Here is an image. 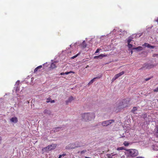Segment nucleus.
<instances>
[{
  "label": "nucleus",
  "mask_w": 158,
  "mask_h": 158,
  "mask_svg": "<svg viewBox=\"0 0 158 158\" xmlns=\"http://www.w3.org/2000/svg\"><path fill=\"white\" fill-rule=\"evenodd\" d=\"M82 119L85 121H91L94 120L95 117V115L94 113H85L82 114Z\"/></svg>",
  "instance_id": "f257e3e1"
},
{
  "label": "nucleus",
  "mask_w": 158,
  "mask_h": 158,
  "mask_svg": "<svg viewBox=\"0 0 158 158\" xmlns=\"http://www.w3.org/2000/svg\"><path fill=\"white\" fill-rule=\"evenodd\" d=\"M127 154L128 157H134L139 154V152L137 150L135 149H129L126 150Z\"/></svg>",
  "instance_id": "f03ea898"
},
{
  "label": "nucleus",
  "mask_w": 158,
  "mask_h": 158,
  "mask_svg": "<svg viewBox=\"0 0 158 158\" xmlns=\"http://www.w3.org/2000/svg\"><path fill=\"white\" fill-rule=\"evenodd\" d=\"M56 144H52L51 145H48L46 148H44L43 150H46L47 151H50L56 148Z\"/></svg>",
  "instance_id": "7ed1b4c3"
},
{
  "label": "nucleus",
  "mask_w": 158,
  "mask_h": 158,
  "mask_svg": "<svg viewBox=\"0 0 158 158\" xmlns=\"http://www.w3.org/2000/svg\"><path fill=\"white\" fill-rule=\"evenodd\" d=\"M114 120L113 119L103 121L102 123V125L103 126H107L110 125L111 123H114Z\"/></svg>",
  "instance_id": "20e7f679"
},
{
  "label": "nucleus",
  "mask_w": 158,
  "mask_h": 158,
  "mask_svg": "<svg viewBox=\"0 0 158 158\" xmlns=\"http://www.w3.org/2000/svg\"><path fill=\"white\" fill-rule=\"evenodd\" d=\"M80 147H81V146L75 145V143H70L66 146V148L67 149H74L76 148Z\"/></svg>",
  "instance_id": "39448f33"
},
{
  "label": "nucleus",
  "mask_w": 158,
  "mask_h": 158,
  "mask_svg": "<svg viewBox=\"0 0 158 158\" xmlns=\"http://www.w3.org/2000/svg\"><path fill=\"white\" fill-rule=\"evenodd\" d=\"M156 66V64H144V66H143V67L147 69H150L153 68L154 67Z\"/></svg>",
  "instance_id": "423d86ee"
},
{
  "label": "nucleus",
  "mask_w": 158,
  "mask_h": 158,
  "mask_svg": "<svg viewBox=\"0 0 158 158\" xmlns=\"http://www.w3.org/2000/svg\"><path fill=\"white\" fill-rule=\"evenodd\" d=\"M124 73V71H122L120 73H118L116 74L114 77L113 78L112 80L114 81L116 79H117L118 77L121 76V75L123 74Z\"/></svg>",
  "instance_id": "0eeeda50"
},
{
  "label": "nucleus",
  "mask_w": 158,
  "mask_h": 158,
  "mask_svg": "<svg viewBox=\"0 0 158 158\" xmlns=\"http://www.w3.org/2000/svg\"><path fill=\"white\" fill-rule=\"evenodd\" d=\"M126 102V100H124L123 101H121L119 102V104L118 105V108H119L120 106H123V107H124L126 106H125L124 105V103H125Z\"/></svg>",
  "instance_id": "6e6552de"
},
{
  "label": "nucleus",
  "mask_w": 158,
  "mask_h": 158,
  "mask_svg": "<svg viewBox=\"0 0 158 158\" xmlns=\"http://www.w3.org/2000/svg\"><path fill=\"white\" fill-rule=\"evenodd\" d=\"M10 121L14 123H16L18 122L17 118L16 117H13L10 119Z\"/></svg>",
  "instance_id": "1a4fd4ad"
},
{
  "label": "nucleus",
  "mask_w": 158,
  "mask_h": 158,
  "mask_svg": "<svg viewBox=\"0 0 158 158\" xmlns=\"http://www.w3.org/2000/svg\"><path fill=\"white\" fill-rule=\"evenodd\" d=\"M101 77V76H98L97 77H94V78H93V79H92L89 82V83H88V85H89L91 84H92L93 82L94 81V80L95 79H96V78H100Z\"/></svg>",
  "instance_id": "9d476101"
},
{
  "label": "nucleus",
  "mask_w": 158,
  "mask_h": 158,
  "mask_svg": "<svg viewBox=\"0 0 158 158\" xmlns=\"http://www.w3.org/2000/svg\"><path fill=\"white\" fill-rule=\"evenodd\" d=\"M74 99V98L72 96H71L69 97L68 99L67 100L66 102V103L67 104L69 102H71Z\"/></svg>",
  "instance_id": "9b49d317"
},
{
  "label": "nucleus",
  "mask_w": 158,
  "mask_h": 158,
  "mask_svg": "<svg viewBox=\"0 0 158 158\" xmlns=\"http://www.w3.org/2000/svg\"><path fill=\"white\" fill-rule=\"evenodd\" d=\"M42 68V65H40L38 66L34 70V73H36V72H37L38 71H40L39 70V69H40L41 68Z\"/></svg>",
  "instance_id": "f8f14e48"
},
{
  "label": "nucleus",
  "mask_w": 158,
  "mask_h": 158,
  "mask_svg": "<svg viewBox=\"0 0 158 158\" xmlns=\"http://www.w3.org/2000/svg\"><path fill=\"white\" fill-rule=\"evenodd\" d=\"M47 102H51V103H53L55 102L54 100H52L50 98H48L47 99L46 101Z\"/></svg>",
  "instance_id": "ddd939ff"
},
{
  "label": "nucleus",
  "mask_w": 158,
  "mask_h": 158,
  "mask_svg": "<svg viewBox=\"0 0 158 158\" xmlns=\"http://www.w3.org/2000/svg\"><path fill=\"white\" fill-rule=\"evenodd\" d=\"M56 67V65L52 63L51 65V68L53 69Z\"/></svg>",
  "instance_id": "4468645a"
},
{
  "label": "nucleus",
  "mask_w": 158,
  "mask_h": 158,
  "mask_svg": "<svg viewBox=\"0 0 158 158\" xmlns=\"http://www.w3.org/2000/svg\"><path fill=\"white\" fill-rule=\"evenodd\" d=\"M133 49H138L139 50H141L142 49V48L141 46H139L136 48H134Z\"/></svg>",
  "instance_id": "2eb2a0df"
},
{
  "label": "nucleus",
  "mask_w": 158,
  "mask_h": 158,
  "mask_svg": "<svg viewBox=\"0 0 158 158\" xmlns=\"http://www.w3.org/2000/svg\"><path fill=\"white\" fill-rule=\"evenodd\" d=\"M60 128V127H56L53 129V131L54 132H56L59 131V129Z\"/></svg>",
  "instance_id": "dca6fc26"
},
{
  "label": "nucleus",
  "mask_w": 158,
  "mask_h": 158,
  "mask_svg": "<svg viewBox=\"0 0 158 158\" xmlns=\"http://www.w3.org/2000/svg\"><path fill=\"white\" fill-rule=\"evenodd\" d=\"M143 45L147 47L148 48H149L151 46V45H150L149 44L147 43H144V44H143Z\"/></svg>",
  "instance_id": "f3484780"
},
{
  "label": "nucleus",
  "mask_w": 158,
  "mask_h": 158,
  "mask_svg": "<svg viewBox=\"0 0 158 158\" xmlns=\"http://www.w3.org/2000/svg\"><path fill=\"white\" fill-rule=\"evenodd\" d=\"M117 150L118 151H119L121 150H125V148L123 147H120L118 148Z\"/></svg>",
  "instance_id": "a211bd4d"
},
{
  "label": "nucleus",
  "mask_w": 158,
  "mask_h": 158,
  "mask_svg": "<svg viewBox=\"0 0 158 158\" xmlns=\"http://www.w3.org/2000/svg\"><path fill=\"white\" fill-rule=\"evenodd\" d=\"M131 40H132V38L130 37H129L128 38L127 40V43L130 44Z\"/></svg>",
  "instance_id": "6ab92c4d"
},
{
  "label": "nucleus",
  "mask_w": 158,
  "mask_h": 158,
  "mask_svg": "<svg viewBox=\"0 0 158 158\" xmlns=\"http://www.w3.org/2000/svg\"><path fill=\"white\" fill-rule=\"evenodd\" d=\"M81 45L84 48H85L86 47V44L85 41H83L82 42Z\"/></svg>",
  "instance_id": "aec40b11"
},
{
  "label": "nucleus",
  "mask_w": 158,
  "mask_h": 158,
  "mask_svg": "<svg viewBox=\"0 0 158 158\" xmlns=\"http://www.w3.org/2000/svg\"><path fill=\"white\" fill-rule=\"evenodd\" d=\"M137 110V108L136 107H133L132 110V112L133 113H134L135 111H136Z\"/></svg>",
  "instance_id": "412c9836"
},
{
  "label": "nucleus",
  "mask_w": 158,
  "mask_h": 158,
  "mask_svg": "<svg viewBox=\"0 0 158 158\" xmlns=\"http://www.w3.org/2000/svg\"><path fill=\"white\" fill-rule=\"evenodd\" d=\"M123 144L125 146H127L129 145V143L126 141H125L123 143Z\"/></svg>",
  "instance_id": "4be33fe9"
},
{
  "label": "nucleus",
  "mask_w": 158,
  "mask_h": 158,
  "mask_svg": "<svg viewBox=\"0 0 158 158\" xmlns=\"http://www.w3.org/2000/svg\"><path fill=\"white\" fill-rule=\"evenodd\" d=\"M98 56H99L98 57V58L99 59H102L103 57L105 56V55L103 54H101L100 55Z\"/></svg>",
  "instance_id": "5701e85b"
},
{
  "label": "nucleus",
  "mask_w": 158,
  "mask_h": 158,
  "mask_svg": "<svg viewBox=\"0 0 158 158\" xmlns=\"http://www.w3.org/2000/svg\"><path fill=\"white\" fill-rule=\"evenodd\" d=\"M128 47L129 48H132L133 45L132 44H128Z\"/></svg>",
  "instance_id": "b1692460"
},
{
  "label": "nucleus",
  "mask_w": 158,
  "mask_h": 158,
  "mask_svg": "<svg viewBox=\"0 0 158 158\" xmlns=\"http://www.w3.org/2000/svg\"><path fill=\"white\" fill-rule=\"evenodd\" d=\"M156 136L157 137H158V127H156Z\"/></svg>",
  "instance_id": "393cba45"
},
{
  "label": "nucleus",
  "mask_w": 158,
  "mask_h": 158,
  "mask_svg": "<svg viewBox=\"0 0 158 158\" xmlns=\"http://www.w3.org/2000/svg\"><path fill=\"white\" fill-rule=\"evenodd\" d=\"M114 155H112V156H111L110 154H108L107 155V156L108 158H113L112 156Z\"/></svg>",
  "instance_id": "a878e982"
},
{
  "label": "nucleus",
  "mask_w": 158,
  "mask_h": 158,
  "mask_svg": "<svg viewBox=\"0 0 158 158\" xmlns=\"http://www.w3.org/2000/svg\"><path fill=\"white\" fill-rule=\"evenodd\" d=\"M74 73V72H72V71H70V72H66L65 73V74H66V75H67V74H68L71 73Z\"/></svg>",
  "instance_id": "bb28decb"
},
{
  "label": "nucleus",
  "mask_w": 158,
  "mask_h": 158,
  "mask_svg": "<svg viewBox=\"0 0 158 158\" xmlns=\"http://www.w3.org/2000/svg\"><path fill=\"white\" fill-rule=\"evenodd\" d=\"M79 55L78 54H77L76 55H75L71 57L72 59H73L74 58L76 57Z\"/></svg>",
  "instance_id": "cd10ccee"
},
{
  "label": "nucleus",
  "mask_w": 158,
  "mask_h": 158,
  "mask_svg": "<svg viewBox=\"0 0 158 158\" xmlns=\"http://www.w3.org/2000/svg\"><path fill=\"white\" fill-rule=\"evenodd\" d=\"M153 57H156L157 58H158V54H154L153 55Z\"/></svg>",
  "instance_id": "c85d7f7f"
},
{
  "label": "nucleus",
  "mask_w": 158,
  "mask_h": 158,
  "mask_svg": "<svg viewBox=\"0 0 158 158\" xmlns=\"http://www.w3.org/2000/svg\"><path fill=\"white\" fill-rule=\"evenodd\" d=\"M86 152V150H84L82 151H81V154H83L85 152Z\"/></svg>",
  "instance_id": "c756f323"
},
{
  "label": "nucleus",
  "mask_w": 158,
  "mask_h": 158,
  "mask_svg": "<svg viewBox=\"0 0 158 158\" xmlns=\"http://www.w3.org/2000/svg\"><path fill=\"white\" fill-rule=\"evenodd\" d=\"M154 92H158V87H157V88L154 89Z\"/></svg>",
  "instance_id": "7c9ffc66"
},
{
  "label": "nucleus",
  "mask_w": 158,
  "mask_h": 158,
  "mask_svg": "<svg viewBox=\"0 0 158 158\" xmlns=\"http://www.w3.org/2000/svg\"><path fill=\"white\" fill-rule=\"evenodd\" d=\"M155 48V46L151 45L149 48H151L153 49V48Z\"/></svg>",
  "instance_id": "2f4dec72"
},
{
  "label": "nucleus",
  "mask_w": 158,
  "mask_h": 158,
  "mask_svg": "<svg viewBox=\"0 0 158 158\" xmlns=\"http://www.w3.org/2000/svg\"><path fill=\"white\" fill-rule=\"evenodd\" d=\"M151 77H150V78H146L145 79V80L146 81H148L150 79H151Z\"/></svg>",
  "instance_id": "473e14b6"
},
{
  "label": "nucleus",
  "mask_w": 158,
  "mask_h": 158,
  "mask_svg": "<svg viewBox=\"0 0 158 158\" xmlns=\"http://www.w3.org/2000/svg\"><path fill=\"white\" fill-rule=\"evenodd\" d=\"M99 49H98L96 50V51L95 52V53H98L99 52Z\"/></svg>",
  "instance_id": "72a5a7b5"
},
{
  "label": "nucleus",
  "mask_w": 158,
  "mask_h": 158,
  "mask_svg": "<svg viewBox=\"0 0 158 158\" xmlns=\"http://www.w3.org/2000/svg\"><path fill=\"white\" fill-rule=\"evenodd\" d=\"M99 56H95L94 57V58H95V59H98V57Z\"/></svg>",
  "instance_id": "f704fd0d"
},
{
  "label": "nucleus",
  "mask_w": 158,
  "mask_h": 158,
  "mask_svg": "<svg viewBox=\"0 0 158 158\" xmlns=\"http://www.w3.org/2000/svg\"><path fill=\"white\" fill-rule=\"evenodd\" d=\"M65 73H64V72H62L61 73H60V74L61 75H64L65 74Z\"/></svg>",
  "instance_id": "c9c22d12"
},
{
  "label": "nucleus",
  "mask_w": 158,
  "mask_h": 158,
  "mask_svg": "<svg viewBox=\"0 0 158 158\" xmlns=\"http://www.w3.org/2000/svg\"><path fill=\"white\" fill-rule=\"evenodd\" d=\"M136 158H144L143 157H142V156H138V157H136Z\"/></svg>",
  "instance_id": "e433bc0d"
},
{
  "label": "nucleus",
  "mask_w": 158,
  "mask_h": 158,
  "mask_svg": "<svg viewBox=\"0 0 158 158\" xmlns=\"http://www.w3.org/2000/svg\"><path fill=\"white\" fill-rule=\"evenodd\" d=\"M2 138H1V137L0 136V144H1V141H2Z\"/></svg>",
  "instance_id": "4c0bfd02"
},
{
  "label": "nucleus",
  "mask_w": 158,
  "mask_h": 158,
  "mask_svg": "<svg viewBox=\"0 0 158 158\" xmlns=\"http://www.w3.org/2000/svg\"><path fill=\"white\" fill-rule=\"evenodd\" d=\"M75 145H76V146H80L79 144H76V143H75Z\"/></svg>",
  "instance_id": "58836bf2"
},
{
  "label": "nucleus",
  "mask_w": 158,
  "mask_h": 158,
  "mask_svg": "<svg viewBox=\"0 0 158 158\" xmlns=\"http://www.w3.org/2000/svg\"><path fill=\"white\" fill-rule=\"evenodd\" d=\"M62 157V155H60L59 156V158H61Z\"/></svg>",
  "instance_id": "ea45409f"
},
{
  "label": "nucleus",
  "mask_w": 158,
  "mask_h": 158,
  "mask_svg": "<svg viewBox=\"0 0 158 158\" xmlns=\"http://www.w3.org/2000/svg\"><path fill=\"white\" fill-rule=\"evenodd\" d=\"M156 21L158 22V18L156 20Z\"/></svg>",
  "instance_id": "a19ab883"
},
{
  "label": "nucleus",
  "mask_w": 158,
  "mask_h": 158,
  "mask_svg": "<svg viewBox=\"0 0 158 158\" xmlns=\"http://www.w3.org/2000/svg\"><path fill=\"white\" fill-rule=\"evenodd\" d=\"M65 154H64L63 155V156H65Z\"/></svg>",
  "instance_id": "79ce46f5"
},
{
  "label": "nucleus",
  "mask_w": 158,
  "mask_h": 158,
  "mask_svg": "<svg viewBox=\"0 0 158 158\" xmlns=\"http://www.w3.org/2000/svg\"><path fill=\"white\" fill-rule=\"evenodd\" d=\"M131 54H132V53H133V52H132V51H131Z\"/></svg>",
  "instance_id": "37998d69"
},
{
  "label": "nucleus",
  "mask_w": 158,
  "mask_h": 158,
  "mask_svg": "<svg viewBox=\"0 0 158 158\" xmlns=\"http://www.w3.org/2000/svg\"><path fill=\"white\" fill-rule=\"evenodd\" d=\"M46 110H45V112H46Z\"/></svg>",
  "instance_id": "c03bdc74"
}]
</instances>
